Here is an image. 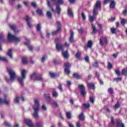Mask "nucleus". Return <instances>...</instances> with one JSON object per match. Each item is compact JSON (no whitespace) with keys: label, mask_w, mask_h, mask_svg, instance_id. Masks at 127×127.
<instances>
[{"label":"nucleus","mask_w":127,"mask_h":127,"mask_svg":"<svg viewBox=\"0 0 127 127\" xmlns=\"http://www.w3.org/2000/svg\"><path fill=\"white\" fill-rule=\"evenodd\" d=\"M108 92H109V93H110L111 94H113V93H114V91L113 90V88L108 89Z\"/></svg>","instance_id":"nucleus-52"},{"label":"nucleus","mask_w":127,"mask_h":127,"mask_svg":"<svg viewBox=\"0 0 127 127\" xmlns=\"http://www.w3.org/2000/svg\"><path fill=\"white\" fill-rule=\"evenodd\" d=\"M25 42H24V44L26 45V46H28L29 50L30 51H32L33 50V46L29 45L30 40L27 39V38H25Z\"/></svg>","instance_id":"nucleus-8"},{"label":"nucleus","mask_w":127,"mask_h":127,"mask_svg":"<svg viewBox=\"0 0 127 127\" xmlns=\"http://www.w3.org/2000/svg\"><path fill=\"white\" fill-rule=\"evenodd\" d=\"M81 16L83 19V20H86V16L85 15V14H84V13H81Z\"/></svg>","instance_id":"nucleus-48"},{"label":"nucleus","mask_w":127,"mask_h":127,"mask_svg":"<svg viewBox=\"0 0 127 127\" xmlns=\"http://www.w3.org/2000/svg\"><path fill=\"white\" fill-rule=\"evenodd\" d=\"M73 76L74 78H75V79H80V78H81V77L80 76V75H79V74H78V73H74L73 74Z\"/></svg>","instance_id":"nucleus-33"},{"label":"nucleus","mask_w":127,"mask_h":127,"mask_svg":"<svg viewBox=\"0 0 127 127\" xmlns=\"http://www.w3.org/2000/svg\"><path fill=\"white\" fill-rule=\"evenodd\" d=\"M89 100L91 102V103H92V104H94V102L95 101V99L93 97H90V99H89Z\"/></svg>","instance_id":"nucleus-47"},{"label":"nucleus","mask_w":127,"mask_h":127,"mask_svg":"<svg viewBox=\"0 0 127 127\" xmlns=\"http://www.w3.org/2000/svg\"><path fill=\"white\" fill-rule=\"evenodd\" d=\"M78 89L81 90V96H85L86 95V91L85 90V86L83 85H78Z\"/></svg>","instance_id":"nucleus-11"},{"label":"nucleus","mask_w":127,"mask_h":127,"mask_svg":"<svg viewBox=\"0 0 127 127\" xmlns=\"http://www.w3.org/2000/svg\"><path fill=\"white\" fill-rule=\"evenodd\" d=\"M36 126L37 127H42V124L40 122H37L36 123Z\"/></svg>","instance_id":"nucleus-39"},{"label":"nucleus","mask_w":127,"mask_h":127,"mask_svg":"<svg viewBox=\"0 0 127 127\" xmlns=\"http://www.w3.org/2000/svg\"><path fill=\"white\" fill-rule=\"evenodd\" d=\"M107 41L106 38L100 39V44L101 45H104V44H105V43H107Z\"/></svg>","instance_id":"nucleus-22"},{"label":"nucleus","mask_w":127,"mask_h":127,"mask_svg":"<svg viewBox=\"0 0 127 127\" xmlns=\"http://www.w3.org/2000/svg\"><path fill=\"white\" fill-rule=\"evenodd\" d=\"M12 51H11V49L8 50L7 53V55L11 58V59H12Z\"/></svg>","instance_id":"nucleus-21"},{"label":"nucleus","mask_w":127,"mask_h":127,"mask_svg":"<svg viewBox=\"0 0 127 127\" xmlns=\"http://www.w3.org/2000/svg\"><path fill=\"white\" fill-rule=\"evenodd\" d=\"M6 96H4V99L0 98V104H4L5 105H9L10 104V101L6 100Z\"/></svg>","instance_id":"nucleus-10"},{"label":"nucleus","mask_w":127,"mask_h":127,"mask_svg":"<svg viewBox=\"0 0 127 127\" xmlns=\"http://www.w3.org/2000/svg\"><path fill=\"white\" fill-rule=\"evenodd\" d=\"M126 21H127V20L126 19H122L121 22L122 25L125 26V24L127 23Z\"/></svg>","instance_id":"nucleus-36"},{"label":"nucleus","mask_w":127,"mask_h":127,"mask_svg":"<svg viewBox=\"0 0 127 127\" xmlns=\"http://www.w3.org/2000/svg\"><path fill=\"white\" fill-rule=\"evenodd\" d=\"M27 73V70L25 69H22L21 71V76L18 77V81L21 86H23V81L25 80L26 78V73Z\"/></svg>","instance_id":"nucleus-5"},{"label":"nucleus","mask_w":127,"mask_h":127,"mask_svg":"<svg viewBox=\"0 0 127 127\" xmlns=\"http://www.w3.org/2000/svg\"><path fill=\"white\" fill-rule=\"evenodd\" d=\"M111 1V0H105L103 1V3L104 4H107V3H109V2H110Z\"/></svg>","instance_id":"nucleus-49"},{"label":"nucleus","mask_w":127,"mask_h":127,"mask_svg":"<svg viewBox=\"0 0 127 127\" xmlns=\"http://www.w3.org/2000/svg\"><path fill=\"white\" fill-rule=\"evenodd\" d=\"M22 62L23 64H27V59L25 57L22 58Z\"/></svg>","instance_id":"nucleus-31"},{"label":"nucleus","mask_w":127,"mask_h":127,"mask_svg":"<svg viewBox=\"0 0 127 127\" xmlns=\"http://www.w3.org/2000/svg\"><path fill=\"white\" fill-rule=\"evenodd\" d=\"M14 102L16 104H18V103H19V97H16L14 99Z\"/></svg>","instance_id":"nucleus-42"},{"label":"nucleus","mask_w":127,"mask_h":127,"mask_svg":"<svg viewBox=\"0 0 127 127\" xmlns=\"http://www.w3.org/2000/svg\"><path fill=\"white\" fill-rule=\"evenodd\" d=\"M64 66L65 67V68H70L71 67V64L69 63H65L64 64Z\"/></svg>","instance_id":"nucleus-32"},{"label":"nucleus","mask_w":127,"mask_h":127,"mask_svg":"<svg viewBox=\"0 0 127 127\" xmlns=\"http://www.w3.org/2000/svg\"><path fill=\"white\" fill-rule=\"evenodd\" d=\"M92 29H93V33H97V28H96V26L94 25V24H92Z\"/></svg>","instance_id":"nucleus-30"},{"label":"nucleus","mask_w":127,"mask_h":127,"mask_svg":"<svg viewBox=\"0 0 127 127\" xmlns=\"http://www.w3.org/2000/svg\"><path fill=\"white\" fill-rule=\"evenodd\" d=\"M52 106H53V107H58V104H57V102L54 101L52 103Z\"/></svg>","instance_id":"nucleus-45"},{"label":"nucleus","mask_w":127,"mask_h":127,"mask_svg":"<svg viewBox=\"0 0 127 127\" xmlns=\"http://www.w3.org/2000/svg\"><path fill=\"white\" fill-rule=\"evenodd\" d=\"M4 40V35H3V33L0 34V42H2L3 40ZM1 46H0V51H1Z\"/></svg>","instance_id":"nucleus-15"},{"label":"nucleus","mask_w":127,"mask_h":127,"mask_svg":"<svg viewBox=\"0 0 127 127\" xmlns=\"http://www.w3.org/2000/svg\"><path fill=\"white\" fill-rule=\"evenodd\" d=\"M57 23L59 27L57 31L53 32V34H56V33H57V32H59V31H60V30H61V28H60V22L57 21Z\"/></svg>","instance_id":"nucleus-16"},{"label":"nucleus","mask_w":127,"mask_h":127,"mask_svg":"<svg viewBox=\"0 0 127 127\" xmlns=\"http://www.w3.org/2000/svg\"><path fill=\"white\" fill-rule=\"evenodd\" d=\"M45 96L47 98V99H50V98L49 94H45Z\"/></svg>","instance_id":"nucleus-61"},{"label":"nucleus","mask_w":127,"mask_h":127,"mask_svg":"<svg viewBox=\"0 0 127 127\" xmlns=\"http://www.w3.org/2000/svg\"><path fill=\"white\" fill-rule=\"evenodd\" d=\"M66 116L67 119H71V113L70 112H66Z\"/></svg>","instance_id":"nucleus-40"},{"label":"nucleus","mask_w":127,"mask_h":127,"mask_svg":"<svg viewBox=\"0 0 127 127\" xmlns=\"http://www.w3.org/2000/svg\"><path fill=\"white\" fill-rule=\"evenodd\" d=\"M70 68H65L64 69V72L66 75H69L70 74Z\"/></svg>","instance_id":"nucleus-34"},{"label":"nucleus","mask_w":127,"mask_h":127,"mask_svg":"<svg viewBox=\"0 0 127 127\" xmlns=\"http://www.w3.org/2000/svg\"><path fill=\"white\" fill-rule=\"evenodd\" d=\"M30 79L33 81H42L43 78L40 76V74L34 72L30 75Z\"/></svg>","instance_id":"nucleus-6"},{"label":"nucleus","mask_w":127,"mask_h":127,"mask_svg":"<svg viewBox=\"0 0 127 127\" xmlns=\"http://www.w3.org/2000/svg\"><path fill=\"white\" fill-rule=\"evenodd\" d=\"M87 86L89 89H95V85L93 83H88Z\"/></svg>","instance_id":"nucleus-27"},{"label":"nucleus","mask_w":127,"mask_h":127,"mask_svg":"<svg viewBox=\"0 0 127 127\" xmlns=\"http://www.w3.org/2000/svg\"><path fill=\"white\" fill-rule=\"evenodd\" d=\"M10 28H11L12 30H13L15 33H18V32H19V30H17L16 26H15L14 25H10Z\"/></svg>","instance_id":"nucleus-14"},{"label":"nucleus","mask_w":127,"mask_h":127,"mask_svg":"<svg viewBox=\"0 0 127 127\" xmlns=\"http://www.w3.org/2000/svg\"><path fill=\"white\" fill-rule=\"evenodd\" d=\"M31 5H32L33 7H35V6H36V2L35 1L32 2Z\"/></svg>","instance_id":"nucleus-53"},{"label":"nucleus","mask_w":127,"mask_h":127,"mask_svg":"<svg viewBox=\"0 0 127 127\" xmlns=\"http://www.w3.org/2000/svg\"><path fill=\"white\" fill-rule=\"evenodd\" d=\"M7 71L10 76V78H8L7 77H5V78L7 83H11L15 80V78H16V73H15V71L12 69H8Z\"/></svg>","instance_id":"nucleus-4"},{"label":"nucleus","mask_w":127,"mask_h":127,"mask_svg":"<svg viewBox=\"0 0 127 127\" xmlns=\"http://www.w3.org/2000/svg\"><path fill=\"white\" fill-rule=\"evenodd\" d=\"M122 75H124L125 76H126V75H127V69H123L122 70Z\"/></svg>","instance_id":"nucleus-35"},{"label":"nucleus","mask_w":127,"mask_h":127,"mask_svg":"<svg viewBox=\"0 0 127 127\" xmlns=\"http://www.w3.org/2000/svg\"><path fill=\"white\" fill-rule=\"evenodd\" d=\"M115 20H116V18L115 17L111 18V19H109V21H115Z\"/></svg>","instance_id":"nucleus-59"},{"label":"nucleus","mask_w":127,"mask_h":127,"mask_svg":"<svg viewBox=\"0 0 127 127\" xmlns=\"http://www.w3.org/2000/svg\"><path fill=\"white\" fill-rule=\"evenodd\" d=\"M47 16L50 19H51L52 18V13H51V12L48 11L47 12Z\"/></svg>","instance_id":"nucleus-25"},{"label":"nucleus","mask_w":127,"mask_h":127,"mask_svg":"<svg viewBox=\"0 0 127 127\" xmlns=\"http://www.w3.org/2000/svg\"><path fill=\"white\" fill-rule=\"evenodd\" d=\"M111 30L112 33H115V32H116V29H115V28H111Z\"/></svg>","instance_id":"nucleus-58"},{"label":"nucleus","mask_w":127,"mask_h":127,"mask_svg":"<svg viewBox=\"0 0 127 127\" xmlns=\"http://www.w3.org/2000/svg\"><path fill=\"white\" fill-rule=\"evenodd\" d=\"M35 105L33 106L34 113L32 114V116L35 119H38L39 115H38V112H39V100L38 99H34Z\"/></svg>","instance_id":"nucleus-2"},{"label":"nucleus","mask_w":127,"mask_h":127,"mask_svg":"<svg viewBox=\"0 0 127 127\" xmlns=\"http://www.w3.org/2000/svg\"><path fill=\"white\" fill-rule=\"evenodd\" d=\"M56 49L58 51H63L64 50V46L60 45L59 43H56Z\"/></svg>","instance_id":"nucleus-12"},{"label":"nucleus","mask_w":127,"mask_h":127,"mask_svg":"<svg viewBox=\"0 0 127 127\" xmlns=\"http://www.w3.org/2000/svg\"><path fill=\"white\" fill-rule=\"evenodd\" d=\"M4 125H5V126H6L7 127H9V126H10L9 123H8L7 122H5L4 123Z\"/></svg>","instance_id":"nucleus-57"},{"label":"nucleus","mask_w":127,"mask_h":127,"mask_svg":"<svg viewBox=\"0 0 127 127\" xmlns=\"http://www.w3.org/2000/svg\"><path fill=\"white\" fill-rule=\"evenodd\" d=\"M49 75H50V77H51V78H54V77H55V73H54L53 72H50Z\"/></svg>","instance_id":"nucleus-46"},{"label":"nucleus","mask_w":127,"mask_h":127,"mask_svg":"<svg viewBox=\"0 0 127 127\" xmlns=\"http://www.w3.org/2000/svg\"><path fill=\"white\" fill-rule=\"evenodd\" d=\"M87 47L91 48L92 47V41H89L87 44Z\"/></svg>","instance_id":"nucleus-43"},{"label":"nucleus","mask_w":127,"mask_h":127,"mask_svg":"<svg viewBox=\"0 0 127 127\" xmlns=\"http://www.w3.org/2000/svg\"><path fill=\"white\" fill-rule=\"evenodd\" d=\"M118 108H120V103L118 102L116 105H115V109H118Z\"/></svg>","instance_id":"nucleus-55"},{"label":"nucleus","mask_w":127,"mask_h":127,"mask_svg":"<svg viewBox=\"0 0 127 127\" xmlns=\"http://www.w3.org/2000/svg\"><path fill=\"white\" fill-rule=\"evenodd\" d=\"M45 60H46V58H45V57H43L41 59V62L43 63V62H45Z\"/></svg>","instance_id":"nucleus-56"},{"label":"nucleus","mask_w":127,"mask_h":127,"mask_svg":"<svg viewBox=\"0 0 127 127\" xmlns=\"http://www.w3.org/2000/svg\"><path fill=\"white\" fill-rule=\"evenodd\" d=\"M24 122H25V124L27 125L29 127H34V125H33V123L31 121V120L29 119L25 118L24 119Z\"/></svg>","instance_id":"nucleus-9"},{"label":"nucleus","mask_w":127,"mask_h":127,"mask_svg":"<svg viewBox=\"0 0 127 127\" xmlns=\"http://www.w3.org/2000/svg\"><path fill=\"white\" fill-rule=\"evenodd\" d=\"M79 119L81 121H83V120L85 119V117H84V115H83V114H81L80 115H79Z\"/></svg>","instance_id":"nucleus-41"},{"label":"nucleus","mask_w":127,"mask_h":127,"mask_svg":"<svg viewBox=\"0 0 127 127\" xmlns=\"http://www.w3.org/2000/svg\"><path fill=\"white\" fill-rule=\"evenodd\" d=\"M15 2V0H9V3L10 5H13Z\"/></svg>","instance_id":"nucleus-38"},{"label":"nucleus","mask_w":127,"mask_h":127,"mask_svg":"<svg viewBox=\"0 0 127 127\" xmlns=\"http://www.w3.org/2000/svg\"><path fill=\"white\" fill-rule=\"evenodd\" d=\"M117 127H125V125L122 123V121H117Z\"/></svg>","instance_id":"nucleus-17"},{"label":"nucleus","mask_w":127,"mask_h":127,"mask_svg":"<svg viewBox=\"0 0 127 127\" xmlns=\"http://www.w3.org/2000/svg\"><path fill=\"white\" fill-rule=\"evenodd\" d=\"M67 12L70 17H73V11H72V9L71 8H69L68 9Z\"/></svg>","instance_id":"nucleus-20"},{"label":"nucleus","mask_w":127,"mask_h":127,"mask_svg":"<svg viewBox=\"0 0 127 127\" xmlns=\"http://www.w3.org/2000/svg\"><path fill=\"white\" fill-rule=\"evenodd\" d=\"M115 73L118 76H120V75L121 74V73H120V71L119 70H115Z\"/></svg>","instance_id":"nucleus-60"},{"label":"nucleus","mask_w":127,"mask_h":127,"mask_svg":"<svg viewBox=\"0 0 127 127\" xmlns=\"http://www.w3.org/2000/svg\"><path fill=\"white\" fill-rule=\"evenodd\" d=\"M100 5L101 3L99 1H97L93 9V15H96V14L98 13V9L100 7Z\"/></svg>","instance_id":"nucleus-7"},{"label":"nucleus","mask_w":127,"mask_h":127,"mask_svg":"<svg viewBox=\"0 0 127 127\" xmlns=\"http://www.w3.org/2000/svg\"><path fill=\"white\" fill-rule=\"evenodd\" d=\"M89 21L90 22H93V21H94V20H95V19H96V17L89 15Z\"/></svg>","instance_id":"nucleus-26"},{"label":"nucleus","mask_w":127,"mask_h":127,"mask_svg":"<svg viewBox=\"0 0 127 127\" xmlns=\"http://www.w3.org/2000/svg\"><path fill=\"white\" fill-rule=\"evenodd\" d=\"M63 2V0H58V1H56V0H50L48 1L47 3L48 6L50 7V8H51L53 11H54V10L53 9L52 6H53L54 4L56 5V11H57L58 13H60V11H61V8H60V4H62Z\"/></svg>","instance_id":"nucleus-1"},{"label":"nucleus","mask_w":127,"mask_h":127,"mask_svg":"<svg viewBox=\"0 0 127 127\" xmlns=\"http://www.w3.org/2000/svg\"><path fill=\"white\" fill-rule=\"evenodd\" d=\"M83 107L85 108V109H88V108L90 107V104H83Z\"/></svg>","instance_id":"nucleus-44"},{"label":"nucleus","mask_w":127,"mask_h":127,"mask_svg":"<svg viewBox=\"0 0 127 127\" xmlns=\"http://www.w3.org/2000/svg\"><path fill=\"white\" fill-rule=\"evenodd\" d=\"M36 30L38 32H41V25L38 24L36 25Z\"/></svg>","instance_id":"nucleus-18"},{"label":"nucleus","mask_w":127,"mask_h":127,"mask_svg":"<svg viewBox=\"0 0 127 127\" xmlns=\"http://www.w3.org/2000/svg\"><path fill=\"white\" fill-rule=\"evenodd\" d=\"M74 37V33L72 31L70 34V36L69 37V41L70 42H72L73 41V38Z\"/></svg>","instance_id":"nucleus-28"},{"label":"nucleus","mask_w":127,"mask_h":127,"mask_svg":"<svg viewBox=\"0 0 127 127\" xmlns=\"http://www.w3.org/2000/svg\"><path fill=\"white\" fill-rule=\"evenodd\" d=\"M84 59L86 62H89V57H86L84 58Z\"/></svg>","instance_id":"nucleus-63"},{"label":"nucleus","mask_w":127,"mask_h":127,"mask_svg":"<svg viewBox=\"0 0 127 127\" xmlns=\"http://www.w3.org/2000/svg\"><path fill=\"white\" fill-rule=\"evenodd\" d=\"M94 67H98V63L96 62L93 64Z\"/></svg>","instance_id":"nucleus-62"},{"label":"nucleus","mask_w":127,"mask_h":127,"mask_svg":"<svg viewBox=\"0 0 127 127\" xmlns=\"http://www.w3.org/2000/svg\"><path fill=\"white\" fill-rule=\"evenodd\" d=\"M36 12L38 15H40L41 16H42L43 15V11H42V10L41 9H37L36 10Z\"/></svg>","instance_id":"nucleus-19"},{"label":"nucleus","mask_w":127,"mask_h":127,"mask_svg":"<svg viewBox=\"0 0 127 127\" xmlns=\"http://www.w3.org/2000/svg\"><path fill=\"white\" fill-rule=\"evenodd\" d=\"M47 108H46V106H45V105H43L42 106V110L43 111H46L47 110Z\"/></svg>","instance_id":"nucleus-51"},{"label":"nucleus","mask_w":127,"mask_h":127,"mask_svg":"<svg viewBox=\"0 0 127 127\" xmlns=\"http://www.w3.org/2000/svg\"><path fill=\"white\" fill-rule=\"evenodd\" d=\"M0 61H3V62H5V63H7L8 60L5 57H1L0 56Z\"/></svg>","instance_id":"nucleus-23"},{"label":"nucleus","mask_w":127,"mask_h":127,"mask_svg":"<svg viewBox=\"0 0 127 127\" xmlns=\"http://www.w3.org/2000/svg\"><path fill=\"white\" fill-rule=\"evenodd\" d=\"M81 56V55L79 54V53H77V54L75 55L76 58L79 59L80 58V57Z\"/></svg>","instance_id":"nucleus-50"},{"label":"nucleus","mask_w":127,"mask_h":127,"mask_svg":"<svg viewBox=\"0 0 127 127\" xmlns=\"http://www.w3.org/2000/svg\"><path fill=\"white\" fill-rule=\"evenodd\" d=\"M63 55L64 58H65V59H67L69 57V54H68V52L67 51H65L63 53Z\"/></svg>","instance_id":"nucleus-24"},{"label":"nucleus","mask_w":127,"mask_h":127,"mask_svg":"<svg viewBox=\"0 0 127 127\" xmlns=\"http://www.w3.org/2000/svg\"><path fill=\"white\" fill-rule=\"evenodd\" d=\"M116 5V2H115V1H112L110 2V8H114L115 7V6Z\"/></svg>","instance_id":"nucleus-29"},{"label":"nucleus","mask_w":127,"mask_h":127,"mask_svg":"<svg viewBox=\"0 0 127 127\" xmlns=\"http://www.w3.org/2000/svg\"><path fill=\"white\" fill-rule=\"evenodd\" d=\"M25 19L27 21L28 26H29V27H31V26H32L30 23V21H31V18L28 16H27L25 17Z\"/></svg>","instance_id":"nucleus-13"},{"label":"nucleus","mask_w":127,"mask_h":127,"mask_svg":"<svg viewBox=\"0 0 127 127\" xmlns=\"http://www.w3.org/2000/svg\"><path fill=\"white\" fill-rule=\"evenodd\" d=\"M53 96L54 98H57V97H58V93H57V92L56 91H54L53 92Z\"/></svg>","instance_id":"nucleus-37"},{"label":"nucleus","mask_w":127,"mask_h":127,"mask_svg":"<svg viewBox=\"0 0 127 127\" xmlns=\"http://www.w3.org/2000/svg\"><path fill=\"white\" fill-rule=\"evenodd\" d=\"M7 40L8 42H14V43H19L21 40V38L17 37L12 34L10 32L7 33Z\"/></svg>","instance_id":"nucleus-3"},{"label":"nucleus","mask_w":127,"mask_h":127,"mask_svg":"<svg viewBox=\"0 0 127 127\" xmlns=\"http://www.w3.org/2000/svg\"><path fill=\"white\" fill-rule=\"evenodd\" d=\"M108 68L109 69H112L113 68V65L110 63H108Z\"/></svg>","instance_id":"nucleus-54"},{"label":"nucleus","mask_w":127,"mask_h":127,"mask_svg":"<svg viewBox=\"0 0 127 127\" xmlns=\"http://www.w3.org/2000/svg\"><path fill=\"white\" fill-rule=\"evenodd\" d=\"M76 127H81V125L80 124V122H77L76 123Z\"/></svg>","instance_id":"nucleus-64"}]
</instances>
